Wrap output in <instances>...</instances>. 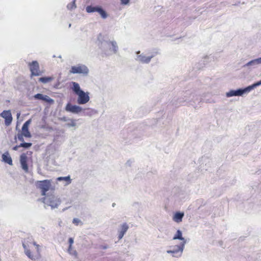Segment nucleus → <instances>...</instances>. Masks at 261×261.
I'll return each instance as SVG.
<instances>
[{
	"label": "nucleus",
	"mask_w": 261,
	"mask_h": 261,
	"mask_svg": "<svg viewBox=\"0 0 261 261\" xmlns=\"http://www.w3.org/2000/svg\"><path fill=\"white\" fill-rule=\"evenodd\" d=\"M23 247L24 249L25 254L32 260H36L41 256L39 245L32 241L31 239L25 241L23 243Z\"/></svg>",
	"instance_id": "1"
},
{
	"label": "nucleus",
	"mask_w": 261,
	"mask_h": 261,
	"mask_svg": "<svg viewBox=\"0 0 261 261\" xmlns=\"http://www.w3.org/2000/svg\"><path fill=\"white\" fill-rule=\"evenodd\" d=\"M32 151H27L26 153H23L20 155V164L22 170L25 172H29V165L30 163H32Z\"/></svg>",
	"instance_id": "2"
},
{
	"label": "nucleus",
	"mask_w": 261,
	"mask_h": 261,
	"mask_svg": "<svg viewBox=\"0 0 261 261\" xmlns=\"http://www.w3.org/2000/svg\"><path fill=\"white\" fill-rule=\"evenodd\" d=\"M36 185L37 188L40 190L41 195L43 196H45L46 192L50 189H54L51 187V180L49 179L37 181Z\"/></svg>",
	"instance_id": "3"
},
{
	"label": "nucleus",
	"mask_w": 261,
	"mask_h": 261,
	"mask_svg": "<svg viewBox=\"0 0 261 261\" xmlns=\"http://www.w3.org/2000/svg\"><path fill=\"white\" fill-rule=\"evenodd\" d=\"M173 240L178 239L182 241V242L180 244V245L177 246V249L176 250H168L167 252L168 253H172L174 254L175 253H177L178 252H181L183 250V248L184 247L185 244H186V240L182 237V232L180 230H177L176 231V234L174 236Z\"/></svg>",
	"instance_id": "4"
},
{
	"label": "nucleus",
	"mask_w": 261,
	"mask_h": 261,
	"mask_svg": "<svg viewBox=\"0 0 261 261\" xmlns=\"http://www.w3.org/2000/svg\"><path fill=\"white\" fill-rule=\"evenodd\" d=\"M88 69L85 65H79L77 66H72L70 70V73H82L87 74L88 73Z\"/></svg>",
	"instance_id": "5"
},
{
	"label": "nucleus",
	"mask_w": 261,
	"mask_h": 261,
	"mask_svg": "<svg viewBox=\"0 0 261 261\" xmlns=\"http://www.w3.org/2000/svg\"><path fill=\"white\" fill-rule=\"evenodd\" d=\"M31 72V76H38L40 74L39 66L37 61H34L29 64Z\"/></svg>",
	"instance_id": "6"
},
{
	"label": "nucleus",
	"mask_w": 261,
	"mask_h": 261,
	"mask_svg": "<svg viewBox=\"0 0 261 261\" xmlns=\"http://www.w3.org/2000/svg\"><path fill=\"white\" fill-rule=\"evenodd\" d=\"M0 116L5 119V124L6 126H9L11 124L13 118L10 110L3 111L0 114Z\"/></svg>",
	"instance_id": "7"
},
{
	"label": "nucleus",
	"mask_w": 261,
	"mask_h": 261,
	"mask_svg": "<svg viewBox=\"0 0 261 261\" xmlns=\"http://www.w3.org/2000/svg\"><path fill=\"white\" fill-rule=\"evenodd\" d=\"M60 199L55 196L50 195L48 196L47 203L51 208L57 207L60 204Z\"/></svg>",
	"instance_id": "8"
},
{
	"label": "nucleus",
	"mask_w": 261,
	"mask_h": 261,
	"mask_svg": "<svg viewBox=\"0 0 261 261\" xmlns=\"http://www.w3.org/2000/svg\"><path fill=\"white\" fill-rule=\"evenodd\" d=\"M77 95L79 96L77 99L79 104H85L89 101L90 98L88 92L85 93L83 91H81V92Z\"/></svg>",
	"instance_id": "9"
},
{
	"label": "nucleus",
	"mask_w": 261,
	"mask_h": 261,
	"mask_svg": "<svg viewBox=\"0 0 261 261\" xmlns=\"http://www.w3.org/2000/svg\"><path fill=\"white\" fill-rule=\"evenodd\" d=\"M31 122V120L29 119L27 121L22 127V132L21 133L24 135V136L26 138H31L32 137L31 134L29 130V125Z\"/></svg>",
	"instance_id": "10"
},
{
	"label": "nucleus",
	"mask_w": 261,
	"mask_h": 261,
	"mask_svg": "<svg viewBox=\"0 0 261 261\" xmlns=\"http://www.w3.org/2000/svg\"><path fill=\"white\" fill-rule=\"evenodd\" d=\"M65 110L68 112H72L73 113H78L82 111V109L79 106L72 105L71 103H68L66 106Z\"/></svg>",
	"instance_id": "11"
},
{
	"label": "nucleus",
	"mask_w": 261,
	"mask_h": 261,
	"mask_svg": "<svg viewBox=\"0 0 261 261\" xmlns=\"http://www.w3.org/2000/svg\"><path fill=\"white\" fill-rule=\"evenodd\" d=\"M128 229V226L126 223H123L121 225V230L119 231V233H118L119 240H120L123 238V237L124 236V234L127 231Z\"/></svg>",
	"instance_id": "12"
},
{
	"label": "nucleus",
	"mask_w": 261,
	"mask_h": 261,
	"mask_svg": "<svg viewBox=\"0 0 261 261\" xmlns=\"http://www.w3.org/2000/svg\"><path fill=\"white\" fill-rule=\"evenodd\" d=\"M245 92L244 90L239 89L237 90H231L227 93V97H231L233 96H240L242 95Z\"/></svg>",
	"instance_id": "13"
},
{
	"label": "nucleus",
	"mask_w": 261,
	"mask_h": 261,
	"mask_svg": "<svg viewBox=\"0 0 261 261\" xmlns=\"http://www.w3.org/2000/svg\"><path fill=\"white\" fill-rule=\"evenodd\" d=\"M2 159H3V161L4 162L7 163V164H8L10 165H13V161H12V158L10 156V155H9V153L8 151H7V152H5L4 154H3Z\"/></svg>",
	"instance_id": "14"
},
{
	"label": "nucleus",
	"mask_w": 261,
	"mask_h": 261,
	"mask_svg": "<svg viewBox=\"0 0 261 261\" xmlns=\"http://www.w3.org/2000/svg\"><path fill=\"white\" fill-rule=\"evenodd\" d=\"M184 216V213L176 212L173 217V220L177 223H179L182 221Z\"/></svg>",
	"instance_id": "15"
},
{
	"label": "nucleus",
	"mask_w": 261,
	"mask_h": 261,
	"mask_svg": "<svg viewBox=\"0 0 261 261\" xmlns=\"http://www.w3.org/2000/svg\"><path fill=\"white\" fill-rule=\"evenodd\" d=\"M57 181L64 180L66 182V185H69L71 182V179L69 175L66 177H59L57 178Z\"/></svg>",
	"instance_id": "16"
},
{
	"label": "nucleus",
	"mask_w": 261,
	"mask_h": 261,
	"mask_svg": "<svg viewBox=\"0 0 261 261\" xmlns=\"http://www.w3.org/2000/svg\"><path fill=\"white\" fill-rule=\"evenodd\" d=\"M73 90L74 91L76 94H78L81 92V91H83L82 90H81L80 87L77 83L73 82Z\"/></svg>",
	"instance_id": "17"
},
{
	"label": "nucleus",
	"mask_w": 261,
	"mask_h": 261,
	"mask_svg": "<svg viewBox=\"0 0 261 261\" xmlns=\"http://www.w3.org/2000/svg\"><path fill=\"white\" fill-rule=\"evenodd\" d=\"M53 80L52 77H42L39 79V81L43 83H47Z\"/></svg>",
	"instance_id": "18"
},
{
	"label": "nucleus",
	"mask_w": 261,
	"mask_h": 261,
	"mask_svg": "<svg viewBox=\"0 0 261 261\" xmlns=\"http://www.w3.org/2000/svg\"><path fill=\"white\" fill-rule=\"evenodd\" d=\"M99 7H93L92 6H88L86 8V11L88 13H91L94 12H97Z\"/></svg>",
	"instance_id": "19"
},
{
	"label": "nucleus",
	"mask_w": 261,
	"mask_h": 261,
	"mask_svg": "<svg viewBox=\"0 0 261 261\" xmlns=\"http://www.w3.org/2000/svg\"><path fill=\"white\" fill-rule=\"evenodd\" d=\"M108 43L112 46V48H110V49H112L115 53L116 52L117 49L116 42L115 41H110Z\"/></svg>",
	"instance_id": "20"
},
{
	"label": "nucleus",
	"mask_w": 261,
	"mask_h": 261,
	"mask_svg": "<svg viewBox=\"0 0 261 261\" xmlns=\"http://www.w3.org/2000/svg\"><path fill=\"white\" fill-rule=\"evenodd\" d=\"M103 18H106L107 17L106 12L101 8L99 7L97 11Z\"/></svg>",
	"instance_id": "21"
},
{
	"label": "nucleus",
	"mask_w": 261,
	"mask_h": 261,
	"mask_svg": "<svg viewBox=\"0 0 261 261\" xmlns=\"http://www.w3.org/2000/svg\"><path fill=\"white\" fill-rule=\"evenodd\" d=\"M32 143H26V142H23L20 144V146H21V147H23L25 148H30V147L32 146Z\"/></svg>",
	"instance_id": "22"
},
{
	"label": "nucleus",
	"mask_w": 261,
	"mask_h": 261,
	"mask_svg": "<svg viewBox=\"0 0 261 261\" xmlns=\"http://www.w3.org/2000/svg\"><path fill=\"white\" fill-rule=\"evenodd\" d=\"M42 100L47 102L48 103H52L54 102V100L49 97L47 95H44Z\"/></svg>",
	"instance_id": "23"
},
{
	"label": "nucleus",
	"mask_w": 261,
	"mask_h": 261,
	"mask_svg": "<svg viewBox=\"0 0 261 261\" xmlns=\"http://www.w3.org/2000/svg\"><path fill=\"white\" fill-rule=\"evenodd\" d=\"M23 137H24V135L20 132L18 133L17 135L18 139L22 142H24Z\"/></svg>",
	"instance_id": "24"
},
{
	"label": "nucleus",
	"mask_w": 261,
	"mask_h": 261,
	"mask_svg": "<svg viewBox=\"0 0 261 261\" xmlns=\"http://www.w3.org/2000/svg\"><path fill=\"white\" fill-rule=\"evenodd\" d=\"M256 63L257 64H260L261 63V58L251 61L249 62L247 64L248 65H251L253 63Z\"/></svg>",
	"instance_id": "25"
},
{
	"label": "nucleus",
	"mask_w": 261,
	"mask_h": 261,
	"mask_svg": "<svg viewBox=\"0 0 261 261\" xmlns=\"http://www.w3.org/2000/svg\"><path fill=\"white\" fill-rule=\"evenodd\" d=\"M150 57H142L141 60L142 62L147 63L150 62Z\"/></svg>",
	"instance_id": "26"
},
{
	"label": "nucleus",
	"mask_w": 261,
	"mask_h": 261,
	"mask_svg": "<svg viewBox=\"0 0 261 261\" xmlns=\"http://www.w3.org/2000/svg\"><path fill=\"white\" fill-rule=\"evenodd\" d=\"M69 246L68 248V251L70 252L71 249H72V245L73 243V239L72 238H70L69 239Z\"/></svg>",
	"instance_id": "27"
},
{
	"label": "nucleus",
	"mask_w": 261,
	"mask_h": 261,
	"mask_svg": "<svg viewBox=\"0 0 261 261\" xmlns=\"http://www.w3.org/2000/svg\"><path fill=\"white\" fill-rule=\"evenodd\" d=\"M43 96H44V95H43L42 94L38 93L34 95V98L36 99L42 100Z\"/></svg>",
	"instance_id": "28"
},
{
	"label": "nucleus",
	"mask_w": 261,
	"mask_h": 261,
	"mask_svg": "<svg viewBox=\"0 0 261 261\" xmlns=\"http://www.w3.org/2000/svg\"><path fill=\"white\" fill-rule=\"evenodd\" d=\"M72 222L76 225H78L79 223L81 222V221L77 218H74L73 219Z\"/></svg>",
	"instance_id": "29"
},
{
	"label": "nucleus",
	"mask_w": 261,
	"mask_h": 261,
	"mask_svg": "<svg viewBox=\"0 0 261 261\" xmlns=\"http://www.w3.org/2000/svg\"><path fill=\"white\" fill-rule=\"evenodd\" d=\"M259 85H261V80L258 81V82H257V83H255L254 84H253L251 87L252 88H253V87H256L257 86H258Z\"/></svg>",
	"instance_id": "30"
},
{
	"label": "nucleus",
	"mask_w": 261,
	"mask_h": 261,
	"mask_svg": "<svg viewBox=\"0 0 261 261\" xmlns=\"http://www.w3.org/2000/svg\"><path fill=\"white\" fill-rule=\"evenodd\" d=\"M104 37L101 34H99L98 36V39L99 41H100L101 42V40H102L103 39Z\"/></svg>",
	"instance_id": "31"
},
{
	"label": "nucleus",
	"mask_w": 261,
	"mask_h": 261,
	"mask_svg": "<svg viewBox=\"0 0 261 261\" xmlns=\"http://www.w3.org/2000/svg\"><path fill=\"white\" fill-rule=\"evenodd\" d=\"M129 0H121V3L123 4H127V3H128L129 2Z\"/></svg>",
	"instance_id": "32"
},
{
	"label": "nucleus",
	"mask_w": 261,
	"mask_h": 261,
	"mask_svg": "<svg viewBox=\"0 0 261 261\" xmlns=\"http://www.w3.org/2000/svg\"><path fill=\"white\" fill-rule=\"evenodd\" d=\"M19 147H21L20 145H16L14 147H13V150H17Z\"/></svg>",
	"instance_id": "33"
}]
</instances>
